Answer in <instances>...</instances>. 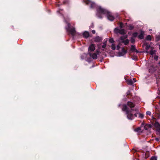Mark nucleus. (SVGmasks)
<instances>
[{"mask_svg":"<svg viewBox=\"0 0 160 160\" xmlns=\"http://www.w3.org/2000/svg\"><path fill=\"white\" fill-rule=\"evenodd\" d=\"M126 33L125 31L124 30L122 29L120 30L119 33L121 34H123Z\"/></svg>","mask_w":160,"mask_h":160,"instance_id":"12","label":"nucleus"},{"mask_svg":"<svg viewBox=\"0 0 160 160\" xmlns=\"http://www.w3.org/2000/svg\"><path fill=\"white\" fill-rule=\"evenodd\" d=\"M86 3L87 4L90 6L91 8H94L96 6V5L94 3L89 0H87L86 1Z\"/></svg>","mask_w":160,"mask_h":160,"instance_id":"5","label":"nucleus"},{"mask_svg":"<svg viewBox=\"0 0 160 160\" xmlns=\"http://www.w3.org/2000/svg\"><path fill=\"white\" fill-rule=\"evenodd\" d=\"M127 105L131 108H133L134 106V105L133 103L129 102H128Z\"/></svg>","mask_w":160,"mask_h":160,"instance_id":"9","label":"nucleus"},{"mask_svg":"<svg viewBox=\"0 0 160 160\" xmlns=\"http://www.w3.org/2000/svg\"><path fill=\"white\" fill-rule=\"evenodd\" d=\"M136 82V79L135 78H133V81H132V82Z\"/></svg>","mask_w":160,"mask_h":160,"instance_id":"36","label":"nucleus"},{"mask_svg":"<svg viewBox=\"0 0 160 160\" xmlns=\"http://www.w3.org/2000/svg\"><path fill=\"white\" fill-rule=\"evenodd\" d=\"M146 114L149 115H151V113L149 111H148L146 112Z\"/></svg>","mask_w":160,"mask_h":160,"instance_id":"25","label":"nucleus"},{"mask_svg":"<svg viewBox=\"0 0 160 160\" xmlns=\"http://www.w3.org/2000/svg\"><path fill=\"white\" fill-rule=\"evenodd\" d=\"M98 47L99 48H100V47L99 46H98Z\"/></svg>","mask_w":160,"mask_h":160,"instance_id":"40","label":"nucleus"},{"mask_svg":"<svg viewBox=\"0 0 160 160\" xmlns=\"http://www.w3.org/2000/svg\"><path fill=\"white\" fill-rule=\"evenodd\" d=\"M131 50L133 51H134L135 50V47L132 45L131 47Z\"/></svg>","mask_w":160,"mask_h":160,"instance_id":"22","label":"nucleus"},{"mask_svg":"<svg viewBox=\"0 0 160 160\" xmlns=\"http://www.w3.org/2000/svg\"><path fill=\"white\" fill-rule=\"evenodd\" d=\"M155 50H153L152 49L150 52V54L151 55H152L155 53Z\"/></svg>","mask_w":160,"mask_h":160,"instance_id":"16","label":"nucleus"},{"mask_svg":"<svg viewBox=\"0 0 160 160\" xmlns=\"http://www.w3.org/2000/svg\"><path fill=\"white\" fill-rule=\"evenodd\" d=\"M95 46L93 44H91L88 48V52L90 53L91 52H93L95 50Z\"/></svg>","mask_w":160,"mask_h":160,"instance_id":"6","label":"nucleus"},{"mask_svg":"<svg viewBox=\"0 0 160 160\" xmlns=\"http://www.w3.org/2000/svg\"><path fill=\"white\" fill-rule=\"evenodd\" d=\"M92 33H94V34L95 33V31L94 30H92Z\"/></svg>","mask_w":160,"mask_h":160,"instance_id":"35","label":"nucleus"},{"mask_svg":"<svg viewBox=\"0 0 160 160\" xmlns=\"http://www.w3.org/2000/svg\"><path fill=\"white\" fill-rule=\"evenodd\" d=\"M129 29L130 30H132L133 28V27L132 25H129Z\"/></svg>","mask_w":160,"mask_h":160,"instance_id":"24","label":"nucleus"},{"mask_svg":"<svg viewBox=\"0 0 160 160\" xmlns=\"http://www.w3.org/2000/svg\"><path fill=\"white\" fill-rule=\"evenodd\" d=\"M109 42L110 43H112L113 42V40L112 38L110 39L109 40Z\"/></svg>","mask_w":160,"mask_h":160,"instance_id":"29","label":"nucleus"},{"mask_svg":"<svg viewBox=\"0 0 160 160\" xmlns=\"http://www.w3.org/2000/svg\"><path fill=\"white\" fill-rule=\"evenodd\" d=\"M98 14L97 15L98 17L101 18L102 17L99 16V15L106 14L107 16L108 19L110 21H113L114 19V17L108 11L100 7H98L97 10Z\"/></svg>","mask_w":160,"mask_h":160,"instance_id":"1","label":"nucleus"},{"mask_svg":"<svg viewBox=\"0 0 160 160\" xmlns=\"http://www.w3.org/2000/svg\"><path fill=\"white\" fill-rule=\"evenodd\" d=\"M90 56L93 59H96L97 58V54L95 53H93L92 54H90Z\"/></svg>","mask_w":160,"mask_h":160,"instance_id":"11","label":"nucleus"},{"mask_svg":"<svg viewBox=\"0 0 160 160\" xmlns=\"http://www.w3.org/2000/svg\"><path fill=\"white\" fill-rule=\"evenodd\" d=\"M137 32L134 33L133 34V36L134 37H136L137 35Z\"/></svg>","mask_w":160,"mask_h":160,"instance_id":"28","label":"nucleus"},{"mask_svg":"<svg viewBox=\"0 0 160 160\" xmlns=\"http://www.w3.org/2000/svg\"><path fill=\"white\" fill-rule=\"evenodd\" d=\"M140 130H141V128H140L139 127L136 129H135L134 130L135 131H136V132H140Z\"/></svg>","mask_w":160,"mask_h":160,"instance_id":"19","label":"nucleus"},{"mask_svg":"<svg viewBox=\"0 0 160 160\" xmlns=\"http://www.w3.org/2000/svg\"><path fill=\"white\" fill-rule=\"evenodd\" d=\"M146 39L147 40H150L151 39V37L150 35H148L146 37Z\"/></svg>","mask_w":160,"mask_h":160,"instance_id":"17","label":"nucleus"},{"mask_svg":"<svg viewBox=\"0 0 160 160\" xmlns=\"http://www.w3.org/2000/svg\"><path fill=\"white\" fill-rule=\"evenodd\" d=\"M139 117L141 118H142L143 117V116L142 114L139 113Z\"/></svg>","mask_w":160,"mask_h":160,"instance_id":"30","label":"nucleus"},{"mask_svg":"<svg viewBox=\"0 0 160 160\" xmlns=\"http://www.w3.org/2000/svg\"><path fill=\"white\" fill-rule=\"evenodd\" d=\"M154 58L155 59L157 60L158 58V57L157 56H156L154 57Z\"/></svg>","mask_w":160,"mask_h":160,"instance_id":"31","label":"nucleus"},{"mask_svg":"<svg viewBox=\"0 0 160 160\" xmlns=\"http://www.w3.org/2000/svg\"><path fill=\"white\" fill-rule=\"evenodd\" d=\"M128 83V84H132V80H128L127 81Z\"/></svg>","mask_w":160,"mask_h":160,"instance_id":"21","label":"nucleus"},{"mask_svg":"<svg viewBox=\"0 0 160 160\" xmlns=\"http://www.w3.org/2000/svg\"><path fill=\"white\" fill-rule=\"evenodd\" d=\"M120 30L118 28H116L114 30V32L116 33H119V31Z\"/></svg>","mask_w":160,"mask_h":160,"instance_id":"14","label":"nucleus"},{"mask_svg":"<svg viewBox=\"0 0 160 160\" xmlns=\"http://www.w3.org/2000/svg\"><path fill=\"white\" fill-rule=\"evenodd\" d=\"M127 38V35L121 37L119 40L120 42L123 43L125 45H127L129 43L128 40L126 39Z\"/></svg>","mask_w":160,"mask_h":160,"instance_id":"3","label":"nucleus"},{"mask_svg":"<svg viewBox=\"0 0 160 160\" xmlns=\"http://www.w3.org/2000/svg\"><path fill=\"white\" fill-rule=\"evenodd\" d=\"M102 39L98 36L96 37L94 39V41L95 42H99L101 41Z\"/></svg>","mask_w":160,"mask_h":160,"instance_id":"8","label":"nucleus"},{"mask_svg":"<svg viewBox=\"0 0 160 160\" xmlns=\"http://www.w3.org/2000/svg\"><path fill=\"white\" fill-rule=\"evenodd\" d=\"M112 50H115V49H116V47H115V45L114 44H112Z\"/></svg>","mask_w":160,"mask_h":160,"instance_id":"18","label":"nucleus"},{"mask_svg":"<svg viewBox=\"0 0 160 160\" xmlns=\"http://www.w3.org/2000/svg\"><path fill=\"white\" fill-rule=\"evenodd\" d=\"M83 36L86 38H88L89 35V33L87 32H85L83 34Z\"/></svg>","mask_w":160,"mask_h":160,"instance_id":"10","label":"nucleus"},{"mask_svg":"<svg viewBox=\"0 0 160 160\" xmlns=\"http://www.w3.org/2000/svg\"><path fill=\"white\" fill-rule=\"evenodd\" d=\"M156 140L157 141H159V139L158 138H156Z\"/></svg>","mask_w":160,"mask_h":160,"instance_id":"38","label":"nucleus"},{"mask_svg":"<svg viewBox=\"0 0 160 160\" xmlns=\"http://www.w3.org/2000/svg\"><path fill=\"white\" fill-rule=\"evenodd\" d=\"M123 24L122 23H120V27H121V28H122V27Z\"/></svg>","mask_w":160,"mask_h":160,"instance_id":"34","label":"nucleus"},{"mask_svg":"<svg viewBox=\"0 0 160 160\" xmlns=\"http://www.w3.org/2000/svg\"><path fill=\"white\" fill-rule=\"evenodd\" d=\"M116 48L117 50H119L120 48V47L119 45L117 46Z\"/></svg>","mask_w":160,"mask_h":160,"instance_id":"33","label":"nucleus"},{"mask_svg":"<svg viewBox=\"0 0 160 160\" xmlns=\"http://www.w3.org/2000/svg\"><path fill=\"white\" fill-rule=\"evenodd\" d=\"M67 24L68 26V28H66L67 30L69 31L72 35H74L75 32V29L74 28H70L69 24L67 23Z\"/></svg>","mask_w":160,"mask_h":160,"instance_id":"4","label":"nucleus"},{"mask_svg":"<svg viewBox=\"0 0 160 160\" xmlns=\"http://www.w3.org/2000/svg\"><path fill=\"white\" fill-rule=\"evenodd\" d=\"M159 49H160V45H159Z\"/></svg>","mask_w":160,"mask_h":160,"instance_id":"39","label":"nucleus"},{"mask_svg":"<svg viewBox=\"0 0 160 160\" xmlns=\"http://www.w3.org/2000/svg\"><path fill=\"white\" fill-rule=\"evenodd\" d=\"M149 48H150V46L149 45H147L146 47V49L147 50H148Z\"/></svg>","mask_w":160,"mask_h":160,"instance_id":"26","label":"nucleus"},{"mask_svg":"<svg viewBox=\"0 0 160 160\" xmlns=\"http://www.w3.org/2000/svg\"><path fill=\"white\" fill-rule=\"evenodd\" d=\"M146 126H147V127H149H149H150V125H149V124L146 125Z\"/></svg>","mask_w":160,"mask_h":160,"instance_id":"37","label":"nucleus"},{"mask_svg":"<svg viewBox=\"0 0 160 160\" xmlns=\"http://www.w3.org/2000/svg\"><path fill=\"white\" fill-rule=\"evenodd\" d=\"M149 153L148 152H146L145 154V158H147L149 157Z\"/></svg>","mask_w":160,"mask_h":160,"instance_id":"20","label":"nucleus"},{"mask_svg":"<svg viewBox=\"0 0 160 160\" xmlns=\"http://www.w3.org/2000/svg\"><path fill=\"white\" fill-rule=\"evenodd\" d=\"M122 110L123 111L126 112L127 117L128 119L132 120L133 119L134 117H137V115L135 113L134 111L132 109L128 111L127 106L126 105H123V106Z\"/></svg>","mask_w":160,"mask_h":160,"instance_id":"2","label":"nucleus"},{"mask_svg":"<svg viewBox=\"0 0 160 160\" xmlns=\"http://www.w3.org/2000/svg\"><path fill=\"white\" fill-rule=\"evenodd\" d=\"M143 32H142L141 34L138 36V38L140 39H142L143 38Z\"/></svg>","mask_w":160,"mask_h":160,"instance_id":"15","label":"nucleus"},{"mask_svg":"<svg viewBox=\"0 0 160 160\" xmlns=\"http://www.w3.org/2000/svg\"><path fill=\"white\" fill-rule=\"evenodd\" d=\"M131 42L132 43H133L134 42V40L133 38H132L131 40Z\"/></svg>","mask_w":160,"mask_h":160,"instance_id":"32","label":"nucleus"},{"mask_svg":"<svg viewBox=\"0 0 160 160\" xmlns=\"http://www.w3.org/2000/svg\"><path fill=\"white\" fill-rule=\"evenodd\" d=\"M154 126L157 131L160 130V124L157 122H156L154 124Z\"/></svg>","mask_w":160,"mask_h":160,"instance_id":"7","label":"nucleus"},{"mask_svg":"<svg viewBox=\"0 0 160 160\" xmlns=\"http://www.w3.org/2000/svg\"><path fill=\"white\" fill-rule=\"evenodd\" d=\"M151 160H157V159L156 157H152L151 159Z\"/></svg>","mask_w":160,"mask_h":160,"instance_id":"27","label":"nucleus"},{"mask_svg":"<svg viewBox=\"0 0 160 160\" xmlns=\"http://www.w3.org/2000/svg\"><path fill=\"white\" fill-rule=\"evenodd\" d=\"M122 52L124 54L126 53L127 52V51L125 50L124 48L122 49Z\"/></svg>","mask_w":160,"mask_h":160,"instance_id":"23","label":"nucleus"},{"mask_svg":"<svg viewBox=\"0 0 160 160\" xmlns=\"http://www.w3.org/2000/svg\"><path fill=\"white\" fill-rule=\"evenodd\" d=\"M103 45L102 46V48H105L107 45V41H105L103 42Z\"/></svg>","mask_w":160,"mask_h":160,"instance_id":"13","label":"nucleus"}]
</instances>
